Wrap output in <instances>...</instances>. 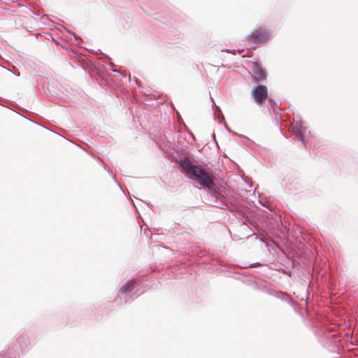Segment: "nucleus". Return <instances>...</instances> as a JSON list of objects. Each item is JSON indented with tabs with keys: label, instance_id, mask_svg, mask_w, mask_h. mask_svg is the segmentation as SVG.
<instances>
[{
	"label": "nucleus",
	"instance_id": "f257e3e1",
	"mask_svg": "<svg viewBox=\"0 0 358 358\" xmlns=\"http://www.w3.org/2000/svg\"><path fill=\"white\" fill-rule=\"evenodd\" d=\"M180 166L187 178L196 180L203 188L211 191L215 189V177L201 166L194 164L188 159L181 161Z\"/></svg>",
	"mask_w": 358,
	"mask_h": 358
},
{
	"label": "nucleus",
	"instance_id": "f03ea898",
	"mask_svg": "<svg viewBox=\"0 0 358 358\" xmlns=\"http://www.w3.org/2000/svg\"><path fill=\"white\" fill-rule=\"evenodd\" d=\"M271 34L268 30L259 27L251 32L247 36V40L251 43H264L268 40Z\"/></svg>",
	"mask_w": 358,
	"mask_h": 358
},
{
	"label": "nucleus",
	"instance_id": "7ed1b4c3",
	"mask_svg": "<svg viewBox=\"0 0 358 358\" xmlns=\"http://www.w3.org/2000/svg\"><path fill=\"white\" fill-rule=\"evenodd\" d=\"M250 94L257 105H262L268 99V88L264 85H255L252 87Z\"/></svg>",
	"mask_w": 358,
	"mask_h": 358
},
{
	"label": "nucleus",
	"instance_id": "20e7f679",
	"mask_svg": "<svg viewBox=\"0 0 358 358\" xmlns=\"http://www.w3.org/2000/svg\"><path fill=\"white\" fill-rule=\"evenodd\" d=\"M251 76L255 82H261L267 78L266 71L258 64L253 62L250 63Z\"/></svg>",
	"mask_w": 358,
	"mask_h": 358
},
{
	"label": "nucleus",
	"instance_id": "39448f33",
	"mask_svg": "<svg viewBox=\"0 0 358 358\" xmlns=\"http://www.w3.org/2000/svg\"><path fill=\"white\" fill-rule=\"evenodd\" d=\"M134 286V282L133 280H130L126 284H124L122 287L120 288V291L122 293H127L131 292Z\"/></svg>",
	"mask_w": 358,
	"mask_h": 358
}]
</instances>
